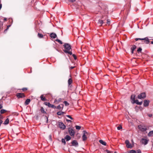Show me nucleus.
Here are the masks:
<instances>
[{"instance_id":"43","label":"nucleus","mask_w":153,"mask_h":153,"mask_svg":"<svg viewBox=\"0 0 153 153\" xmlns=\"http://www.w3.org/2000/svg\"><path fill=\"white\" fill-rule=\"evenodd\" d=\"M49 138L50 141H52V136L51 135H49Z\"/></svg>"},{"instance_id":"49","label":"nucleus","mask_w":153,"mask_h":153,"mask_svg":"<svg viewBox=\"0 0 153 153\" xmlns=\"http://www.w3.org/2000/svg\"><path fill=\"white\" fill-rule=\"evenodd\" d=\"M74 68V66H71L70 67V69H72Z\"/></svg>"},{"instance_id":"39","label":"nucleus","mask_w":153,"mask_h":153,"mask_svg":"<svg viewBox=\"0 0 153 153\" xmlns=\"http://www.w3.org/2000/svg\"><path fill=\"white\" fill-rule=\"evenodd\" d=\"M122 126H120L117 127V129L118 130H120L121 129H122Z\"/></svg>"},{"instance_id":"7","label":"nucleus","mask_w":153,"mask_h":153,"mask_svg":"<svg viewBox=\"0 0 153 153\" xmlns=\"http://www.w3.org/2000/svg\"><path fill=\"white\" fill-rule=\"evenodd\" d=\"M58 126L60 128L63 130L66 127V126L62 122H58Z\"/></svg>"},{"instance_id":"63","label":"nucleus","mask_w":153,"mask_h":153,"mask_svg":"<svg viewBox=\"0 0 153 153\" xmlns=\"http://www.w3.org/2000/svg\"><path fill=\"white\" fill-rule=\"evenodd\" d=\"M1 28V27H0V29Z\"/></svg>"},{"instance_id":"58","label":"nucleus","mask_w":153,"mask_h":153,"mask_svg":"<svg viewBox=\"0 0 153 153\" xmlns=\"http://www.w3.org/2000/svg\"><path fill=\"white\" fill-rule=\"evenodd\" d=\"M4 21H6V20H7V18H4Z\"/></svg>"},{"instance_id":"34","label":"nucleus","mask_w":153,"mask_h":153,"mask_svg":"<svg viewBox=\"0 0 153 153\" xmlns=\"http://www.w3.org/2000/svg\"><path fill=\"white\" fill-rule=\"evenodd\" d=\"M75 127L76 129L77 130H79L81 128V126H76Z\"/></svg>"},{"instance_id":"11","label":"nucleus","mask_w":153,"mask_h":153,"mask_svg":"<svg viewBox=\"0 0 153 153\" xmlns=\"http://www.w3.org/2000/svg\"><path fill=\"white\" fill-rule=\"evenodd\" d=\"M125 143L126 144V147L127 148H131L132 146L131 145L129 141L128 140H126L125 142Z\"/></svg>"},{"instance_id":"53","label":"nucleus","mask_w":153,"mask_h":153,"mask_svg":"<svg viewBox=\"0 0 153 153\" xmlns=\"http://www.w3.org/2000/svg\"><path fill=\"white\" fill-rule=\"evenodd\" d=\"M2 116L0 114V119H2Z\"/></svg>"},{"instance_id":"38","label":"nucleus","mask_w":153,"mask_h":153,"mask_svg":"<svg viewBox=\"0 0 153 153\" xmlns=\"http://www.w3.org/2000/svg\"><path fill=\"white\" fill-rule=\"evenodd\" d=\"M57 109L60 110L61 108V106L60 105H58L56 107Z\"/></svg>"},{"instance_id":"16","label":"nucleus","mask_w":153,"mask_h":153,"mask_svg":"<svg viewBox=\"0 0 153 153\" xmlns=\"http://www.w3.org/2000/svg\"><path fill=\"white\" fill-rule=\"evenodd\" d=\"M50 36L52 38L55 39L56 37L57 36L56 34L52 33L50 34Z\"/></svg>"},{"instance_id":"40","label":"nucleus","mask_w":153,"mask_h":153,"mask_svg":"<svg viewBox=\"0 0 153 153\" xmlns=\"http://www.w3.org/2000/svg\"><path fill=\"white\" fill-rule=\"evenodd\" d=\"M66 117L70 118L71 120L73 119V118L71 116L69 115H67Z\"/></svg>"},{"instance_id":"44","label":"nucleus","mask_w":153,"mask_h":153,"mask_svg":"<svg viewBox=\"0 0 153 153\" xmlns=\"http://www.w3.org/2000/svg\"><path fill=\"white\" fill-rule=\"evenodd\" d=\"M60 105L61 106V108H62L61 110H62L64 107V105L63 104H61Z\"/></svg>"},{"instance_id":"29","label":"nucleus","mask_w":153,"mask_h":153,"mask_svg":"<svg viewBox=\"0 0 153 153\" xmlns=\"http://www.w3.org/2000/svg\"><path fill=\"white\" fill-rule=\"evenodd\" d=\"M6 111H7L6 110L4 109H2L1 110L0 113L1 114H2L4 113Z\"/></svg>"},{"instance_id":"27","label":"nucleus","mask_w":153,"mask_h":153,"mask_svg":"<svg viewBox=\"0 0 153 153\" xmlns=\"http://www.w3.org/2000/svg\"><path fill=\"white\" fill-rule=\"evenodd\" d=\"M136 47L135 45H133L131 48V50L132 51H134V50L136 48Z\"/></svg>"},{"instance_id":"26","label":"nucleus","mask_w":153,"mask_h":153,"mask_svg":"<svg viewBox=\"0 0 153 153\" xmlns=\"http://www.w3.org/2000/svg\"><path fill=\"white\" fill-rule=\"evenodd\" d=\"M128 153H137L136 151L134 150H131L128 152Z\"/></svg>"},{"instance_id":"46","label":"nucleus","mask_w":153,"mask_h":153,"mask_svg":"<svg viewBox=\"0 0 153 153\" xmlns=\"http://www.w3.org/2000/svg\"><path fill=\"white\" fill-rule=\"evenodd\" d=\"M68 0L69 2H74L76 1V0Z\"/></svg>"},{"instance_id":"17","label":"nucleus","mask_w":153,"mask_h":153,"mask_svg":"<svg viewBox=\"0 0 153 153\" xmlns=\"http://www.w3.org/2000/svg\"><path fill=\"white\" fill-rule=\"evenodd\" d=\"M30 99H27L25 102V105H28L29 104V103H30Z\"/></svg>"},{"instance_id":"55","label":"nucleus","mask_w":153,"mask_h":153,"mask_svg":"<svg viewBox=\"0 0 153 153\" xmlns=\"http://www.w3.org/2000/svg\"><path fill=\"white\" fill-rule=\"evenodd\" d=\"M2 7V5L1 4H0V10H1Z\"/></svg>"},{"instance_id":"25","label":"nucleus","mask_w":153,"mask_h":153,"mask_svg":"<svg viewBox=\"0 0 153 153\" xmlns=\"http://www.w3.org/2000/svg\"><path fill=\"white\" fill-rule=\"evenodd\" d=\"M9 120L8 118H7L4 123V125H7L9 123Z\"/></svg>"},{"instance_id":"13","label":"nucleus","mask_w":153,"mask_h":153,"mask_svg":"<svg viewBox=\"0 0 153 153\" xmlns=\"http://www.w3.org/2000/svg\"><path fill=\"white\" fill-rule=\"evenodd\" d=\"M149 101L147 100H145L144 101L143 106L144 107H147L149 105Z\"/></svg>"},{"instance_id":"2","label":"nucleus","mask_w":153,"mask_h":153,"mask_svg":"<svg viewBox=\"0 0 153 153\" xmlns=\"http://www.w3.org/2000/svg\"><path fill=\"white\" fill-rule=\"evenodd\" d=\"M138 128L142 132H144L147 130L149 128L148 127L142 125H140L138 126Z\"/></svg>"},{"instance_id":"19","label":"nucleus","mask_w":153,"mask_h":153,"mask_svg":"<svg viewBox=\"0 0 153 153\" xmlns=\"http://www.w3.org/2000/svg\"><path fill=\"white\" fill-rule=\"evenodd\" d=\"M99 142L102 145H104V146H106V143L105 141H104L102 140H99Z\"/></svg>"},{"instance_id":"57","label":"nucleus","mask_w":153,"mask_h":153,"mask_svg":"<svg viewBox=\"0 0 153 153\" xmlns=\"http://www.w3.org/2000/svg\"><path fill=\"white\" fill-rule=\"evenodd\" d=\"M134 51H132V50H131V53H132V54H133V53H134Z\"/></svg>"},{"instance_id":"15","label":"nucleus","mask_w":153,"mask_h":153,"mask_svg":"<svg viewBox=\"0 0 153 153\" xmlns=\"http://www.w3.org/2000/svg\"><path fill=\"white\" fill-rule=\"evenodd\" d=\"M132 103H135L136 104H137V105H140L142 104V102L141 101L140 102H139L138 100H135V101H134V102H133Z\"/></svg>"},{"instance_id":"21","label":"nucleus","mask_w":153,"mask_h":153,"mask_svg":"<svg viewBox=\"0 0 153 153\" xmlns=\"http://www.w3.org/2000/svg\"><path fill=\"white\" fill-rule=\"evenodd\" d=\"M153 135V130L150 131L148 134V136L149 137H151Z\"/></svg>"},{"instance_id":"28","label":"nucleus","mask_w":153,"mask_h":153,"mask_svg":"<svg viewBox=\"0 0 153 153\" xmlns=\"http://www.w3.org/2000/svg\"><path fill=\"white\" fill-rule=\"evenodd\" d=\"M68 82L69 85H70L72 83V80L71 78H70L68 79Z\"/></svg>"},{"instance_id":"4","label":"nucleus","mask_w":153,"mask_h":153,"mask_svg":"<svg viewBox=\"0 0 153 153\" xmlns=\"http://www.w3.org/2000/svg\"><path fill=\"white\" fill-rule=\"evenodd\" d=\"M149 140V139L142 138L140 140V142L142 144L146 145L148 143Z\"/></svg>"},{"instance_id":"37","label":"nucleus","mask_w":153,"mask_h":153,"mask_svg":"<svg viewBox=\"0 0 153 153\" xmlns=\"http://www.w3.org/2000/svg\"><path fill=\"white\" fill-rule=\"evenodd\" d=\"M110 23V21L109 19H107V20L106 24L108 25H109Z\"/></svg>"},{"instance_id":"5","label":"nucleus","mask_w":153,"mask_h":153,"mask_svg":"<svg viewBox=\"0 0 153 153\" xmlns=\"http://www.w3.org/2000/svg\"><path fill=\"white\" fill-rule=\"evenodd\" d=\"M146 97V94L145 92H143L138 96V98L139 99H142L145 98Z\"/></svg>"},{"instance_id":"22","label":"nucleus","mask_w":153,"mask_h":153,"mask_svg":"<svg viewBox=\"0 0 153 153\" xmlns=\"http://www.w3.org/2000/svg\"><path fill=\"white\" fill-rule=\"evenodd\" d=\"M135 95H132L131 96V99L133 101V102H134L135 101Z\"/></svg>"},{"instance_id":"35","label":"nucleus","mask_w":153,"mask_h":153,"mask_svg":"<svg viewBox=\"0 0 153 153\" xmlns=\"http://www.w3.org/2000/svg\"><path fill=\"white\" fill-rule=\"evenodd\" d=\"M142 51V49L141 48H139L137 50V51L139 53L140 52Z\"/></svg>"},{"instance_id":"42","label":"nucleus","mask_w":153,"mask_h":153,"mask_svg":"<svg viewBox=\"0 0 153 153\" xmlns=\"http://www.w3.org/2000/svg\"><path fill=\"white\" fill-rule=\"evenodd\" d=\"M72 56H73L74 59L75 60H76V59H77V58H76V55H75V54H73Z\"/></svg>"},{"instance_id":"14","label":"nucleus","mask_w":153,"mask_h":153,"mask_svg":"<svg viewBox=\"0 0 153 153\" xmlns=\"http://www.w3.org/2000/svg\"><path fill=\"white\" fill-rule=\"evenodd\" d=\"M104 23H105V22H104V20L102 19H99L98 22V24L100 25V26H101Z\"/></svg>"},{"instance_id":"51","label":"nucleus","mask_w":153,"mask_h":153,"mask_svg":"<svg viewBox=\"0 0 153 153\" xmlns=\"http://www.w3.org/2000/svg\"><path fill=\"white\" fill-rule=\"evenodd\" d=\"M45 117H46V119H47L46 123H48V117H47V116H45Z\"/></svg>"},{"instance_id":"8","label":"nucleus","mask_w":153,"mask_h":153,"mask_svg":"<svg viewBox=\"0 0 153 153\" xmlns=\"http://www.w3.org/2000/svg\"><path fill=\"white\" fill-rule=\"evenodd\" d=\"M83 134L82 136V140L83 141H84L85 140L87 139V137L86 136L85 134H87L88 133L85 131H83Z\"/></svg>"},{"instance_id":"45","label":"nucleus","mask_w":153,"mask_h":153,"mask_svg":"<svg viewBox=\"0 0 153 153\" xmlns=\"http://www.w3.org/2000/svg\"><path fill=\"white\" fill-rule=\"evenodd\" d=\"M137 153H141V151L140 149H138L137 150Z\"/></svg>"},{"instance_id":"52","label":"nucleus","mask_w":153,"mask_h":153,"mask_svg":"<svg viewBox=\"0 0 153 153\" xmlns=\"http://www.w3.org/2000/svg\"><path fill=\"white\" fill-rule=\"evenodd\" d=\"M2 108V106L1 104H0V109Z\"/></svg>"},{"instance_id":"56","label":"nucleus","mask_w":153,"mask_h":153,"mask_svg":"<svg viewBox=\"0 0 153 153\" xmlns=\"http://www.w3.org/2000/svg\"><path fill=\"white\" fill-rule=\"evenodd\" d=\"M3 25V24L2 23H1L0 24V27L2 26Z\"/></svg>"},{"instance_id":"54","label":"nucleus","mask_w":153,"mask_h":153,"mask_svg":"<svg viewBox=\"0 0 153 153\" xmlns=\"http://www.w3.org/2000/svg\"><path fill=\"white\" fill-rule=\"evenodd\" d=\"M66 121H67V122H71V120H68V119H67L66 120Z\"/></svg>"},{"instance_id":"20","label":"nucleus","mask_w":153,"mask_h":153,"mask_svg":"<svg viewBox=\"0 0 153 153\" xmlns=\"http://www.w3.org/2000/svg\"><path fill=\"white\" fill-rule=\"evenodd\" d=\"M40 111L43 114H46V112L45 111L43 107H41L40 109Z\"/></svg>"},{"instance_id":"12","label":"nucleus","mask_w":153,"mask_h":153,"mask_svg":"<svg viewBox=\"0 0 153 153\" xmlns=\"http://www.w3.org/2000/svg\"><path fill=\"white\" fill-rule=\"evenodd\" d=\"M16 96L18 98L24 97L25 96L23 93H18L16 94Z\"/></svg>"},{"instance_id":"10","label":"nucleus","mask_w":153,"mask_h":153,"mask_svg":"<svg viewBox=\"0 0 153 153\" xmlns=\"http://www.w3.org/2000/svg\"><path fill=\"white\" fill-rule=\"evenodd\" d=\"M72 145L75 147H78V143L77 141L76 140H73L71 142Z\"/></svg>"},{"instance_id":"9","label":"nucleus","mask_w":153,"mask_h":153,"mask_svg":"<svg viewBox=\"0 0 153 153\" xmlns=\"http://www.w3.org/2000/svg\"><path fill=\"white\" fill-rule=\"evenodd\" d=\"M68 131L70 135L71 136H73L74 135L75 132L73 129L70 127L69 128Z\"/></svg>"},{"instance_id":"31","label":"nucleus","mask_w":153,"mask_h":153,"mask_svg":"<svg viewBox=\"0 0 153 153\" xmlns=\"http://www.w3.org/2000/svg\"><path fill=\"white\" fill-rule=\"evenodd\" d=\"M65 138H62V143H63L64 145H65L66 144V142L65 141Z\"/></svg>"},{"instance_id":"61","label":"nucleus","mask_w":153,"mask_h":153,"mask_svg":"<svg viewBox=\"0 0 153 153\" xmlns=\"http://www.w3.org/2000/svg\"><path fill=\"white\" fill-rule=\"evenodd\" d=\"M125 1H127V0H125ZM128 1H130V0H128Z\"/></svg>"},{"instance_id":"41","label":"nucleus","mask_w":153,"mask_h":153,"mask_svg":"<svg viewBox=\"0 0 153 153\" xmlns=\"http://www.w3.org/2000/svg\"><path fill=\"white\" fill-rule=\"evenodd\" d=\"M105 151L107 152V153H113V152H112L111 151H110L109 150H106Z\"/></svg>"},{"instance_id":"24","label":"nucleus","mask_w":153,"mask_h":153,"mask_svg":"<svg viewBox=\"0 0 153 153\" xmlns=\"http://www.w3.org/2000/svg\"><path fill=\"white\" fill-rule=\"evenodd\" d=\"M43 95H42H42L41 96H40V98H41V100H42V101H46V98H45V97H43Z\"/></svg>"},{"instance_id":"60","label":"nucleus","mask_w":153,"mask_h":153,"mask_svg":"<svg viewBox=\"0 0 153 153\" xmlns=\"http://www.w3.org/2000/svg\"><path fill=\"white\" fill-rule=\"evenodd\" d=\"M151 44H153V41H151Z\"/></svg>"},{"instance_id":"30","label":"nucleus","mask_w":153,"mask_h":153,"mask_svg":"<svg viewBox=\"0 0 153 153\" xmlns=\"http://www.w3.org/2000/svg\"><path fill=\"white\" fill-rule=\"evenodd\" d=\"M38 37L40 38H42L43 37V35L42 34L38 33Z\"/></svg>"},{"instance_id":"62","label":"nucleus","mask_w":153,"mask_h":153,"mask_svg":"<svg viewBox=\"0 0 153 153\" xmlns=\"http://www.w3.org/2000/svg\"><path fill=\"white\" fill-rule=\"evenodd\" d=\"M114 153H117V152H114Z\"/></svg>"},{"instance_id":"50","label":"nucleus","mask_w":153,"mask_h":153,"mask_svg":"<svg viewBox=\"0 0 153 153\" xmlns=\"http://www.w3.org/2000/svg\"><path fill=\"white\" fill-rule=\"evenodd\" d=\"M8 27H7V28L4 30V32H5L7 31L8 30Z\"/></svg>"},{"instance_id":"1","label":"nucleus","mask_w":153,"mask_h":153,"mask_svg":"<svg viewBox=\"0 0 153 153\" xmlns=\"http://www.w3.org/2000/svg\"><path fill=\"white\" fill-rule=\"evenodd\" d=\"M63 46L65 49L63 50L64 52L65 53H68L70 55H71L72 54V52L70 50L71 49V45L68 43H65L64 45Z\"/></svg>"},{"instance_id":"6","label":"nucleus","mask_w":153,"mask_h":153,"mask_svg":"<svg viewBox=\"0 0 153 153\" xmlns=\"http://www.w3.org/2000/svg\"><path fill=\"white\" fill-rule=\"evenodd\" d=\"M44 104L45 105L48 106V107L50 108H55L56 107L55 105L51 104L49 102H45L44 103Z\"/></svg>"},{"instance_id":"23","label":"nucleus","mask_w":153,"mask_h":153,"mask_svg":"<svg viewBox=\"0 0 153 153\" xmlns=\"http://www.w3.org/2000/svg\"><path fill=\"white\" fill-rule=\"evenodd\" d=\"M65 112L63 111H59L57 112L56 114L59 116H60L64 114Z\"/></svg>"},{"instance_id":"18","label":"nucleus","mask_w":153,"mask_h":153,"mask_svg":"<svg viewBox=\"0 0 153 153\" xmlns=\"http://www.w3.org/2000/svg\"><path fill=\"white\" fill-rule=\"evenodd\" d=\"M64 138L66 140V141H68L71 139V137L68 135H66Z\"/></svg>"},{"instance_id":"48","label":"nucleus","mask_w":153,"mask_h":153,"mask_svg":"<svg viewBox=\"0 0 153 153\" xmlns=\"http://www.w3.org/2000/svg\"><path fill=\"white\" fill-rule=\"evenodd\" d=\"M3 121L1 120H0V127L1 126V125L2 124Z\"/></svg>"},{"instance_id":"59","label":"nucleus","mask_w":153,"mask_h":153,"mask_svg":"<svg viewBox=\"0 0 153 153\" xmlns=\"http://www.w3.org/2000/svg\"><path fill=\"white\" fill-rule=\"evenodd\" d=\"M10 25H9L8 26H7V27H8V29L9 28V27H10Z\"/></svg>"},{"instance_id":"36","label":"nucleus","mask_w":153,"mask_h":153,"mask_svg":"<svg viewBox=\"0 0 153 153\" xmlns=\"http://www.w3.org/2000/svg\"><path fill=\"white\" fill-rule=\"evenodd\" d=\"M61 98H59L58 100H57L56 99H55L54 100V102H59V101H61Z\"/></svg>"},{"instance_id":"3","label":"nucleus","mask_w":153,"mask_h":153,"mask_svg":"<svg viewBox=\"0 0 153 153\" xmlns=\"http://www.w3.org/2000/svg\"><path fill=\"white\" fill-rule=\"evenodd\" d=\"M136 41H137L138 40H144V42L146 44H148L150 42L149 39L147 37H145L143 38H135V39Z\"/></svg>"},{"instance_id":"47","label":"nucleus","mask_w":153,"mask_h":153,"mask_svg":"<svg viewBox=\"0 0 153 153\" xmlns=\"http://www.w3.org/2000/svg\"><path fill=\"white\" fill-rule=\"evenodd\" d=\"M27 90V88H23L22 89V90L23 91H25Z\"/></svg>"},{"instance_id":"33","label":"nucleus","mask_w":153,"mask_h":153,"mask_svg":"<svg viewBox=\"0 0 153 153\" xmlns=\"http://www.w3.org/2000/svg\"><path fill=\"white\" fill-rule=\"evenodd\" d=\"M64 103L65 104L66 106H68L69 105V103H68V102L66 101H64Z\"/></svg>"},{"instance_id":"32","label":"nucleus","mask_w":153,"mask_h":153,"mask_svg":"<svg viewBox=\"0 0 153 153\" xmlns=\"http://www.w3.org/2000/svg\"><path fill=\"white\" fill-rule=\"evenodd\" d=\"M56 41L59 42L61 44H63L62 42L59 39H57L56 40Z\"/></svg>"}]
</instances>
